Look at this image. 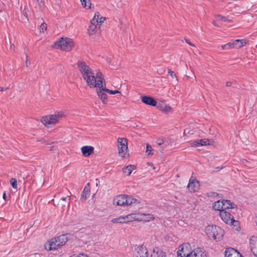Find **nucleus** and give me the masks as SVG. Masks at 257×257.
I'll list each match as a JSON object with an SVG mask.
<instances>
[{
    "mask_svg": "<svg viewBox=\"0 0 257 257\" xmlns=\"http://www.w3.org/2000/svg\"><path fill=\"white\" fill-rule=\"evenodd\" d=\"M249 244L251 252L254 255L257 256V237L252 236L250 239Z\"/></svg>",
    "mask_w": 257,
    "mask_h": 257,
    "instance_id": "14",
    "label": "nucleus"
},
{
    "mask_svg": "<svg viewBox=\"0 0 257 257\" xmlns=\"http://www.w3.org/2000/svg\"><path fill=\"white\" fill-rule=\"evenodd\" d=\"M28 56L27 55L26 56V58H27V60H26V66L27 67H28L29 65L30 64V62L29 61V60L28 59Z\"/></svg>",
    "mask_w": 257,
    "mask_h": 257,
    "instance_id": "46",
    "label": "nucleus"
},
{
    "mask_svg": "<svg viewBox=\"0 0 257 257\" xmlns=\"http://www.w3.org/2000/svg\"><path fill=\"white\" fill-rule=\"evenodd\" d=\"M203 253L201 251H199L198 250H193V255H194L195 257H205L206 255H203Z\"/></svg>",
    "mask_w": 257,
    "mask_h": 257,
    "instance_id": "34",
    "label": "nucleus"
},
{
    "mask_svg": "<svg viewBox=\"0 0 257 257\" xmlns=\"http://www.w3.org/2000/svg\"><path fill=\"white\" fill-rule=\"evenodd\" d=\"M217 17H219V18H220V20H221V21H222L223 22L228 21V20L227 17L222 16L220 15H217Z\"/></svg>",
    "mask_w": 257,
    "mask_h": 257,
    "instance_id": "39",
    "label": "nucleus"
},
{
    "mask_svg": "<svg viewBox=\"0 0 257 257\" xmlns=\"http://www.w3.org/2000/svg\"><path fill=\"white\" fill-rule=\"evenodd\" d=\"M193 173L189 179V183L187 185V188L189 190L192 192H195L199 189L200 184L199 182L193 177Z\"/></svg>",
    "mask_w": 257,
    "mask_h": 257,
    "instance_id": "10",
    "label": "nucleus"
},
{
    "mask_svg": "<svg viewBox=\"0 0 257 257\" xmlns=\"http://www.w3.org/2000/svg\"><path fill=\"white\" fill-rule=\"evenodd\" d=\"M216 169L217 171H218V170H219V167H218V168H216Z\"/></svg>",
    "mask_w": 257,
    "mask_h": 257,
    "instance_id": "55",
    "label": "nucleus"
},
{
    "mask_svg": "<svg viewBox=\"0 0 257 257\" xmlns=\"http://www.w3.org/2000/svg\"><path fill=\"white\" fill-rule=\"evenodd\" d=\"M205 232L209 238L213 239L216 241L222 239L224 234V230L220 227L213 225L206 226Z\"/></svg>",
    "mask_w": 257,
    "mask_h": 257,
    "instance_id": "4",
    "label": "nucleus"
},
{
    "mask_svg": "<svg viewBox=\"0 0 257 257\" xmlns=\"http://www.w3.org/2000/svg\"><path fill=\"white\" fill-rule=\"evenodd\" d=\"M61 199L63 200H65L66 198L63 197V198H62Z\"/></svg>",
    "mask_w": 257,
    "mask_h": 257,
    "instance_id": "54",
    "label": "nucleus"
},
{
    "mask_svg": "<svg viewBox=\"0 0 257 257\" xmlns=\"http://www.w3.org/2000/svg\"><path fill=\"white\" fill-rule=\"evenodd\" d=\"M70 236V234L66 233L53 237L45 243V248L49 251L56 250L65 244Z\"/></svg>",
    "mask_w": 257,
    "mask_h": 257,
    "instance_id": "1",
    "label": "nucleus"
},
{
    "mask_svg": "<svg viewBox=\"0 0 257 257\" xmlns=\"http://www.w3.org/2000/svg\"><path fill=\"white\" fill-rule=\"evenodd\" d=\"M77 65L83 78H86L88 75L94 74L92 69L85 62L78 61Z\"/></svg>",
    "mask_w": 257,
    "mask_h": 257,
    "instance_id": "8",
    "label": "nucleus"
},
{
    "mask_svg": "<svg viewBox=\"0 0 257 257\" xmlns=\"http://www.w3.org/2000/svg\"><path fill=\"white\" fill-rule=\"evenodd\" d=\"M180 251H177V257H184V256H185V254H184L183 255H182V253L181 252H180Z\"/></svg>",
    "mask_w": 257,
    "mask_h": 257,
    "instance_id": "45",
    "label": "nucleus"
},
{
    "mask_svg": "<svg viewBox=\"0 0 257 257\" xmlns=\"http://www.w3.org/2000/svg\"><path fill=\"white\" fill-rule=\"evenodd\" d=\"M166 147H165L164 145L162 147L161 149L160 150V152L162 153H164L163 151L165 149V148H166Z\"/></svg>",
    "mask_w": 257,
    "mask_h": 257,
    "instance_id": "51",
    "label": "nucleus"
},
{
    "mask_svg": "<svg viewBox=\"0 0 257 257\" xmlns=\"http://www.w3.org/2000/svg\"><path fill=\"white\" fill-rule=\"evenodd\" d=\"M142 101L149 105L155 106L157 105V101L152 97L149 96H144L141 97Z\"/></svg>",
    "mask_w": 257,
    "mask_h": 257,
    "instance_id": "13",
    "label": "nucleus"
},
{
    "mask_svg": "<svg viewBox=\"0 0 257 257\" xmlns=\"http://www.w3.org/2000/svg\"><path fill=\"white\" fill-rule=\"evenodd\" d=\"M94 150V148L90 146H83L81 149L82 153L85 157L89 156L93 152Z\"/></svg>",
    "mask_w": 257,
    "mask_h": 257,
    "instance_id": "16",
    "label": "nucleus"
},
{
    "mask_svg": "<svg viewBox=\"0 0 257 257\" xmlns=\"http://www.w3.org/2000/svg\"><path fill=\"white\" fill-rule=\"evenodd\" d=\"M90 194V189L89 188H87V187H85L83 191L82 192V194L81 195V200L82 201H85L86 199L88 198V197L89 196Z\"/></svg>",
    "mask_w": 257,
    "mask_h": 257,
    "instance_id": "23",
    "label": "nucleus"
},
{
    "mask_svg": "<svg viewBox=\"0 0 257 257\" xmlns=\"http://www.w3.org/2000/svg\"><path fill=\"white\" fill-rule=\"evenodd\" d=\"M163 108V111L165 112H169L172 110V108L165 104H164Z\"/></svg>",
    "mask_w": 257,
    "mask_h": 257,
    "instance_id": "35",
    "label": "nucleus"
},
{
    "mask_svg": "<svg viewBox=\"0 0 257 257\" xmlns=\"http://www.w3.org/2000/svg\"><path fill=\"white\" fill-rule=\"evenodd\" d=\"M8 89H9V87H7V88H5L4 87L0 86V91H6V90H8Z\"/></svg>",
    "mask_w": 257,
    "mask_h": 257,
    "instance_id": "49",
    "label": "nucleus"
},
{
    "mask_svg": "<svg viewBox=\"0 0 257 257\" xmlns=\"http://www.w3.org/2000/svg\"><path fill=\"white\" fill-rule=\"evenodd\" d=\"M232 82L230 81H228L226 83V86L227 87H229L231 85Z\"/></svg>",
    "mask_w": 257,
    "mask_h": 257,
    "instance_id": "50",
    "label": "nucleus"
},
{
    "mask_svg": "<svg viewBox=\"0 0 257 257\" xmlns=\"http://www.w3.org/2000/svg\"><path fill=\"white\" fill-rule=\"evenodd\" d=\"M74 42L72 39L66 38H61L57 41H56L53 45V48L60 49L66 52L70 51L74 47Z\"/></svg>",
    "mask_w": 257,
    "mask_h": 257,
    "instance_id": "5",
    "label": "nucleus"
},
{
    "mask_svg": "<svg viewBox=\"0 0 257 257\" xmlns=\"http://www.w3.org/2000/svg\"><path fill=\"white\" fill-rule=\"evenodd\" d=\"M3 199H4L5 201H7V195H6V192H4V193H3Z\"/></svg>",
    "mask_w": 257,
    "mask_h": 257,
    "instance_id": "47",
    "label": "nucleus"
},
{
    "mask_svg": "<svg viewBox=\"0 0 257 257\" xmlns=\"http://www.w3.org/2000/svg\"><path fill=\"white\" fill-rule=\"evenodd\" d=\"M26 8V7H25L24 8V10L22 12V14L28 20V14H27V12L25 11Z\"/></svg>",
    "mask_w": 257,
    "mask_h": 257,
    "instance_id": "41",
    "label": "nucleus"
},
{
    "mask_svg": "<svg viewBox=\"0 0 257 257\" xmlns=\"http://www.w3.org/2000/svg\"><path fill=\"white\" fill-rule=\"evenodd\" d=\"M239 252L232 248H227L225 251V257H241Z\"/></svg>",
    "mask_w": 257,
    "mask_h": 257,
    "instance_id": "15",
    "label": "nucleus"
},
{
    "mask_svg": "<svg viewBox=\"0 0 257 257\" xmlns=\"http://www.w3.org/2000/svg\"><path fill=\"white\" fill-rule=\"evenodd\" d=\"M185 257H195L194 255H193V251L190 253L187 254Z\"/></svg>",
    "mask_w": 257,
    "mask_h": 257,
    "instance_id": "44",
    "label": "nucleus"
},
{
    "mask_svg": "<svg viewBox=\"0 0 257 257\" xmlns=\"http://www.w3.org/2000/svg\"><path fill=\"white\" fill-rule=\"evenodd\" d=\"M10 183H11V184L12 185V186L13 187V188L14 189H17V181L16 179L15 178H12L11 180H10Z\"/></svg>",
    "mask_w": 257,
    "mask_h": 257,
    "instance_id": "33",
    "label": "nucleus"
},
{
    "mask_svg": "<svg viewBox=\"0 0 257 257\" xmlns=\"http://www.w3.org/2000/svg\"><path fill=\"white\" fill-rule=\"evenodd\" d=\"M47 29V24L45 23H42L40 27V33H43L44 30Z\"/></svg>",
    "mask_w": 257,
    "mask_h": 257,
    "instance_id": "36",
    "label": "nucleus"
},
{
    "mask_svg": "<svg viewBox=\"0 0 257 257\" xmlns=\"http://www.w3.org/2000/svg\"><path fill=\"white\" fill-rule=\"evenodd\" d=\"M104 82V89H103V90H105V92H107V93L110 94H117V93H119L120 94H121V92L117 90H109L107 88H106V84H105V82Z\"/></svg>",
    "mask_w": 257,
    "mask_h": 257,
    "instance_id": "30",
    "label": "nucleus"
},
{
    "mask_svg": "<svg viewBox=\"0 0 257 257\" xmlns=\"http://www.w3.org/2000/svg\"><path fill=\"white\" fill-rule=\"evenodd\" d=\"M99 16H100V15H99V13H95L94 15V18L90 22L91 25H96V26H97V25H99V23L98 22V18H99Z\"/></svg>",
    "mask_w": 257,
    "mask_h": 257,
    "instance_id": "25",
    "label": "nucleus"
},
{
    "mask_svg": "<svg viewBox=\"0 0 257 257\" xmlns=\"http://www.w3.org/2000/svg\"><path fill=\"white\" fill-rule=\"evenodd\" d=\"M86 81L88 86L90 88L98 87L101 88L102 86V83L104 82V79L101 72H98L96 75H89L83 78Z\"/></svg>",
    "mask_w": 257,
    "mask_h": 257,
    "instance_id": "3",
    "label": "nucleus"
},
{
    "mask_svg": "<svg viewBox=\"0 0 257 257\" xmlns=\"http://www.w3.org/2000/svg\"><path fill=\"white\" fill-rule=\"evenodd\" d=\"M235 44H234V42H229L226 44L223 45L221 46V48L222 50H226L229 49H232L235 48Z\"/></svg>",
    "mask_w": 257,
    "mask_h": 257,
    "instance_id": "26",
    "label": "nucleus"
},
{
    "mask_svg": "<svg viewBox=\"0 0 257 257\" xmlns=\"http://www.w3.org/2000/svg\"><path fill=\"white\" fill-rule=\"evenodd\" d=\"M233 42H234V44H235V48L238 49V48H241L242 47L245 46L247 43L248 40L245 39H241V40L237 39V40H234L233 41Z\"/></svg>",
    "mask_w": 257,
    "mask_h": 257,
    "instance_id": "19",
    "label": "nucleus"
},
{
    "mask_svg": "<svg viewBox=\"0 0 257 257\" xmlns=\"http://www.w3.org/2000/svg\"><path fill=\"white\" fill-rule=\"evenodd\" d=\"M112 222L114 223H126L125 216H121L118 218H114L112 220Z\"/></svg>",
    "mask_w": 257,
    "mask_h": 257,
    "instance_id": "28",
    "label": "nucleus"
},
{
    "mask_svg": "<svg viewBox=\"0 0 257 257\" xmlns=\"http://www.w3.org/2000/svg\"><path fill=\"white\" fill-rule=\"evenodd\" d=\"M105 20V18L103 17H99L98 18V22L99 23V25H101L102 23H103L104 21Z\"/></svg>",
    "mask_w": 257,
    "mask_h": 257,
    "instance_id": "40",
    "label": "nucleus"
},
{
    "mask_svg": "<svg viewBox=\"0 0 257 257\" xmlns=\"http://www.w3.org/2000/svg\"><path fill=\"white\" fill-rule=\"evenodd\" d=\"M156 143L159 146L164 145L165 147H167L169 144L168 141H167L163 137L158 139L156 141Z\"/></svg>",
    "mask_w": 257,
    "mask_h": 257,
    "instance_id": "24",
    "label": "nucleus"
},
{
    "mask_svg": "<svg viewBox=\"0 0 257 257\" xmlns=\"http://www.w3.org/2000/svg\"><path fill=\"white\" fill-rule=\"evenodd\" d=\"M80 1L81 3V5L84 8L87 9H89L90 8V0H80Z\"/></svg>",
    "mask_w": 257,
    "mask_h": 257,
    "instance_id": "29",
    "label": "nucleus"
},
{
    "mask_svg": "<svg viewBox=\"0 0 257 257\" xmlns=\"http://www.w3.org/2000/svg\"><path fill=\"white\" fill-rule=\"evenodd\" d=\"M136 169V166L134 165H130L122 169L124 174H126L127 176H130L132 171Z\"/></svg>",
    "mask_w": 257,
    "mask_h": 257,
    "instance_id": "20",
    "label": "nucleus"
},
{
    "mask_svg": "<svg viewBox=\"0 0 257 257\" xmlns=\"http://www.w3.org/2000/svg\"><path fill=\"white\" fill-rule=\"evenodd\" d=\"M137 214H129L125 216V222H132L134 221V220L138 219V218H136Z\"/></svg>",
    "mask_w": 257,
    "mask_h": 257,
    "instance_id": "27",
    "label": "nucleus"
},
{
    "mask_svg": "<svg viewBox=\"0 0 257 257\" xmlns=\"http://www.w3.org/2000/svg\"><path fill=\"white\" fill-rule=\"evenodd\" d=\"M212 24L214 26H218L216 24V23L215 21H213L212 22Z\"/></svg>",
    "mask_w": 257,
    "mask_h": 257,
    "instance_id": "52",
    "label": "nucleus"
},
{
    "mask_svg": "<svg viewBox=\"0 0 257 257\" xmlns=\"http://www.w3.org/2000/svg\"><path fill=\"white\" fill-rule=\"evenodd\" d=\"M153 151V149L152 148V146L149 145L147 144L146 147V153H148V155H153V153L152 152Z\"/></svg>",
    "mask_w": 257,
    "mask_h": 257,
    "instance_id": "32",
    "label": "nucleus"
},
{
    "mask_svg": "<svg viewBox=\"0 0 257 257\" xmlns=\"http://www.w3.org/2000/svg\"><path fill=\"white\" fill-rule=\"evenodd\" d=\"M140 201L131 196L120 194L115 196L113 200V204L117 206H136L140 204Z\"/></svg>",
    "mask_w": 257,
    "mask_h": 257,
    "instance_id": "2",
    "label": "nucleus"
},
{
    "mask_svg": "<svg viewBox=\"0 0 257 257\" xmlns=\"http://www.w3.org/2000/svg\"><path fill=\"white\" fill-rule=\"evenodd\" d=\"M117 147L119 155L122 157H125V151L127 150V141L126 139L119 138L117 139Z\"/></svg>",
    "mask_w": 257,
    "mask_h": 257,
    "instance_id": "9",
    "label": "nucleus"
},
{
    "mask_svg": "<svg viewBox=\"0 0 257 257\" xmlns=\"http://www.w3.org/2000/svg\"><path fill=\"white\" fill-rule=\"evenodd\" d=\"M168 73L169 74V75L171 76V77L173 78V79H177V76H176V74L174 73V71H172L170 69H168Z\"/></svg>",
    "mask_w": 257,
    "mask_h": 257,
    "instance_id": "37",
    "label": "nucleus"
},
{
    "mask_svg": "<svg viewBox=\"0 0 257 257\" xmlns=\"http://www.w3.org/2000/svg\"><path fill=\"white\" fill-rule=\"evenodd\" d=\"M185 41L187 44H188L190 46L195 47V45L193 44L188 39H185Z\"/></svg>",
    "mask_w": 257,
    "mask_h": 257,
    "instance_id": "43",
    "label": "nucleus"
},
{
    "mask_svg": "<svg viewBox=\"0 0 257 257\" xmlns=\"http://www.w3.org/2000/svg\"><path fill=\"white\" fill-rule=\"evenodd\" d=\"M164 104V103H157V105L156 106L159 109L163 111Z\"/></svg>",
    "mask_w": 257,
    "mask_h": 257,
    "instance_id": "38",
    "label": "nucleus"
},
{
    "mask_svg": "<svg viewBox=\"0 0 257 257\" xmlns=\"http://www.w3.org/2000/svg\"><path fill=\"white\" fill-rule=\"evenodd\" d=\"M104 89V85L102 84V86L101 88H97V93L99 97L101 99L102 103L103 104H106L107 102V95L105 90L103 89Z\"/></svg>",
    "mask_w": 257,
    "mask_h": 257,
    "instance_id": "12",
    "label": "nucleus"
},
{
    "mask_svg": "<svg viewBox=\"0 0 257 257\" xmlns=\"http://www.w3.org/2000/svg\"><path fill=\"white\" fill-rule=\"evenodd\" d=\"M221 219L226 224L231 225L236 228L239 226V222L234 219L233 216L229 210H222L219 212Z\"/></svg>",
    "mask_w": 257,
    "mask_h": 257,
    "instance_id": "6",
    "label": "nucleus"
},
{
    "mask_svg": "<svg viewBox=\"0 0 257 257\" xmlns=\"http://www.w3.org/2000/svg\"><path fill=\"white\" fill-rule=\"evenodd\" d=\"M96 25H91L88 29V32L89 35H92L93 33L95 32L96 29Z\"/></svg>",
    "mask_w": 257,
    "mask_h": 257,
    "instance_id": "31",
    "label": "nucleus"
},
{
    "mask_svg": "<svg viewBox=\"0 0 257 257\" xmlns=\"http://www.w3.org/2000/svg\"><path fill=\"white\" fill-rule=\"evenodd\" d=\"M160 72H159L158 73L160 74H162L163 73H164L165 72V69L164 68H161L160 70Z\"/></svg>",
    "mask_w": 257,
    "mask_h": 257,
    "instance_id": "48",
    "label": "nucleus"
},
{
    "mask_svg": "<svg viewBox=\"0 0 257 257\" xmlns=\"http://www.w3.org/2000/svg\"><path fill=\"white\" fill-rule=\"evenodd\" d=\"M208 141V140L205 139L198 140L193 142V143H192V146L194 147L205 146L207 144H208V143H207Z\"/></svg>",
    "mask_w": 257,
    "mask_h": 257,
    "instance_id": "21",
    "label": "nucleus"
},
{
    "mask_svg": "<svg viewBox=\"0 0 257 257\" xmlns=\"http://www.w3.org/2000/svg\"><path fill=\"white\" fill-rule=\"evenodd\" d=\"M151 257H166V252L156 247L154 249L153 252L151 254Z\"/></svg>",
    "mask_w": 257,
    "mask_h": 257,
    "instance_id": "18",
    "label": "nucleus"
},
{
    "mask_svg": "<svg viewBox=\"0 0 257 257\" xmlns=\"http://www.w3.org/2000/svg\"><path fill=\"white\" fill-rule=\"evenodd\" d=\"M64 116L63 112H58L52 115H49L43 117L42 123L46 126L52 124H56L58 122L59 119Z\"/></svg>",
    "mask_w": 257,
    "mask_h": 257,
    "instance_id": "7",
    "label": "nucleus"
},
{
    "mask_svg": "<svg viewBox=\"0 0 257 257\" xmlns=\"http://www.w3.org/2000/svg\"><path fill=\"white\" fill-rule=\"evenodd\" d=\"M37 1L39 3H42L43 2V0H37Z\"/></svg>",
    "mask_w": 257,
    "mask_h": 257,
    "instance_id": "53",
    "label": "nucleus"
},
{
    "mask_svg": "<svg viewBox=\"0 0 257 257\" xmlns=\"http://www.w3.org/2000/svg\"><path fill=\"white\" fill-rule=\"evenodd\" d=\"M222 203L223 204V208L224 210H228L229 209H235L237 208V205L231 202L229 200H222Z\"/></svg>",
    "mask_w": 257,
    "mask_h": 257,
    "instance_id": "17",
    "label": "nucleus"
},
{
    "mask_svg": "<svg viewBox=\"0 0 257 257\" xmlns=\"http://www.w3.org/2000/svg\"><path fill=\"white\" fill-rule=\"evenodd\" d=\"M147 216H148L147 218L148 221L151 220H153L154 219V217L152 215L148 214Z\"/></svg>",
    "mask_w": 257,
    "mask_h": 257,
    "instance_id": "42",
    "label": "nucleus"
},
{
    "mask_svg": "<svg viewBox=\"0 0 257 257\" xmlns=\"http://www.w3.org/2000/svg\"><path fill=\"white\" fill-rule=\"evenodd\" d=\"M135 254L137 257H148L147 248L143 245H140L135 248Z\"/></svg>",
    "mask_w": 257,
    "mask_h": 257,
    "instance_id": "11",
    "label": "nucleus"
},
{
    "mask_svg": "<svg viewBox=\"0 0 257 257\" xmlns=\"http://www.w3.org/2000/svg\"><path fill=\"white\" fill-rule=\"evenodd\" d=\"M223 204L222 203V200H218L217 201L215 202L213 205V208L214 210L219 211L224 210L223 208Z\"/></svg>",
    "mask_w": 257,
    "mask_h": 257,
    "instance_id": "22",
    "label": "nucleus"
}]
</instances>
